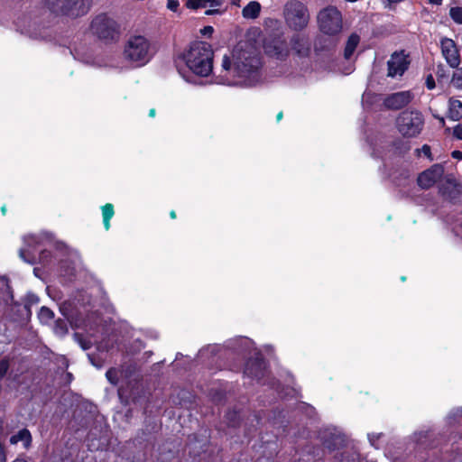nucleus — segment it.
Instances as JSON below:
<instances>
[{"instance_id":"obj_50","label":"nucleus","mask_w":462,"mask_h":462,"mask_svg":"<svg viewBox=\"0 0 462 462\" xmlns=\"http://www.w3.org/2000/svg\"><path fill=\"white\" fill-rule=\"evenodd\" d=\"M401 280H402V282H404V281L406 280V277H405V276H402V277H401Z\"/></svg>"},{"instance_id":"obj_29","label":"nucleus","mask_w":462,"mask_h":462,"mask_svg":"<svg viewBox=\"0 0 462 462\" xmlns=\"http://www.w3.org/2000/svg\"><path fill=\"white\" fill-rule=\"evenodd\" d=\"M106 376L112 384H116L118 382L117 371L116 369H109Z\"/></svg>"},{"instance_id":"obj_6","label":"nucleus","mask_w":462,"mask_h":462,"mask_svg":"<svg viewBox=\"0 0 462 462\" xmlns=\"http://www.w3.org/2000/svg\"><path fill=\"white\" fill-rule=\"evenodd\" d=\"M90 29L94 35L105 42H116L120 36V25L105 13L92 20Z\"/></svg>"},{"instance_id":"obj_40","label":"nucleus","mask_w":462,"mask_h":462,"mask_svg":"<svg viewBox=\"0 0 462 462\" xmlns=\"http://www.w3.org/2000/svg\"><path fill=\"white\" fill-rule=\"evenodd\" d=\"M5 461H6V458H5V450H4L3 446L0 445V462H5Z\"/></svg>"},{"instance_id":"obj_43","label":"nucleus","mask_w":462,"mask_h":462,"mask_svg":"<svg viewBox=\"0 0 462 462\" xmlns=\"http://www.w3.org/2000/svg\"><path fill=\"white\" fill-rule=\"evenodd\" d=\"M156 110L155 108H152L149 110L148 116H155Z\"/></svg>"},{"instance_id":"obj_37","label":"nucleus","mask_w":462,"mask_h":462,"mask_svg":"<svg viewBox=\"0 0 462 462\" xmlns=\"http://www.w3.org/2000/svg\"><path fill=\"white\" fill-rule=\"evenodd\" d=\"M75 337H76V339H77V340H79V344H80V346H81V347H82L83 349H88V348H89V343H87V342H83V341H81V339L79 338V337H80V336H79V334H75Z\"/></svg>"},{"instance_id":"obj_1","label":"nucleus","mask_w":462,"mask_h":462,"mask_svg":"<svg viewBox=\"0 0 462 462\" xmlns=\"http://www.w3.org/2000/svg\"><path fill=\"white\" fill-rule=\"evenodd\" d=\"M233 62L229 56L222 59L220 83L227 85L254 86L261 79L263 67L261 52L253 45H236L232 52Z\"/></svg>"},{"instance_id":"obj_44","label":"nucleus","mask_w":462,"mask_h":462,"mask_svg":"<svg viewBox=\"0 0 462 462\" xmlns=\"http://www.w3.org/2000/svg\"><path fill=\"white\" fill-rule=\"evenodd\" d=\"M170 217H171L172 219L176 218V212H175L174 210H171V211L170 212Z\"/></svg>"},{"instance_id":"obj_20","label":"nucleus","mask_w":462,"mask_h":462,"mask_svg":"<svg viewBox=\"0 0 462 462\" xmlns=\"http://www.w3.org/2000/svg\"><path fill=\"white\" fill-rule=\"evenodd\" d=\"M261 5L257 1L249 2L242 10V15L245 19H255L260 15Z\"/></svg>"},{"instance_id":"obj_13","label":"nucleus","mask_w":462,"mask_h":462,"mask_svg":"<svg viewBox=\"0 0 462 462\" xmlns=\"http://www.w3.org/2000/svg\"><path fill=\"white\" fill-rule=\"evenodd\" d=\"M442 174L443 168L436 164L420 174L418 177V184L423 189H428L434 185L440 179Z\"/></svg>"},{"instance_id":"obj_41","label":"nucleus","mask_w":462,"mask_h":462,"mask_svg":"<svg viewBox=\"0 0 462 462\" xmlns=\"http://www.w3.org/2000/svg\"><path fill=\"white\" fill-rule=\"evenodd\" d=\"M219 14V10L218 9H208L205 12V14L206 15H213V14Z\"/></svg>"},{"instance_id":"obj_18","label":"nucleus","mask_w":462,"mask_h":462,"mask_svg":"<svg viewBox=\"0 0 462 462\" xmlns=\"http://www.w3.org/2000/svg\"><path fill=\"white\" fill-rule=\"evenodd\" d=\"M22 442L23 447L28 449L32 445V435L27 429L19 430L16 434L10 438V443L15 445Z\"/></svg>"},{"instance_id":"obj_19","label":"nucleus","mask_w":462,"mask_h":462,"mask_svg":"<svg viewBox=\"0 0 462 462\" xmlns=\"http://www.w3.org/2000/svg\"><path fill=\"white\" fill-rule=\"evenodd\" d=\"M222 5V0H187L185 6L188 9L198 10L208 5L210 7H218Z\"/></svg>"},{"instance_id":"obj_32","label":"nucleus","mask_w":462,"mask_h":462,"mask_svg":"<svg viewBox=\"0 0 462 462\" xmlns=\"http://www.w3.org/2000/svg\"><path fill=\"white\" fill-rule=\"evenodd\" d=\"M425 86L428 89L432 90L435 88V79L431 74L428 75L425 81Z\"/></svg>"},{"instance_id":"obj_11","label":"nucleus","mask_w":462,"mask_h":462,"mask_svg":"<svg viewBox=\"0 0 462 462\" xmlns=\"http://www.w3.org/2000/svg\"><path fill=\"white\" fill-rule=\"evenodd\" d=\"M423 124L421 117H397V128L403 136L407 137L419 134Z\"/></svg>"},{"instance_id":"obj_14","label":"nucleus","mask_w":462,"mask_h":462,"mask_svg":"<svg viewBox=\"0 0 462 462\" xmlns=\"http://www.w3.org/2000/svg\"><path fill=\"white\" fill-rule=\"evenodd\" d=\"M290 45L299 57H308L310 53L311 44L309 37L302 34H293L290 40Z\"/></svg>"},{"instance_id":"obj_31","label":"nucleus","mask_w":462,"mask_h":462,"mask_svg":"<svg viewBox=\"0 0 462 462\" xmlns=\"http://www.w3.org/2000/svg\"><path fill=\"white\" fill-rule=\"evenodd\" d=\"M9 368V362L7 359L0 361V379L3 378Z\"/></svg>"},{"instance_id":"obj_12","label":"nucleus","mask_w":462,"mask_h":462,"mask_svg":"<svg viewBox=\"0 0 462 462\" xmlns=\"http://www.w3.org/2000/svg\"><path fill=\"white\" fill-rule=\"evenodd\" d=\"M441 53L447 63L451 68H457L460 64L459 50L455 41L450 38L444 37L440 41Z\"/></svg>"},{"instance_id":"obj_36","label":"nucleus","mask_w":462,"mask_h":462,"mask_svg":"<svg viewBox=\"0 0 462 462\" xmlns=\"http://www.w3.org/2000/svg\"><path fill=\"white\" fill-rule=\"evenodd\" d=\"M436 75L439 79L444 78L446 76L443 65L440 64L438 66Z\"/></svg>"},{"instance_id":"obj_35","label":"nucleus","mask_w":462,"mask_h":462,"mask_svg":"<svg viewBox=\"0 0 462 462\" xmlns=\"http://www.w3.org/2000/svg\"><path fill=\"white\" fill-rule=\"evenodd\" d=\"M200 32L203 35H207V34L211 35L214 32V28L210 25H208V26H205L203 29H201Z\"/></svg>"},{"instance_id":"obj_28","label":"nucleus","mask_w":462,"mask_h":462,"mask_svg":"<svg viewBox=\"0 0 462 462\" xmlns=\"http://www.w3.org/2000/svg\"><path fill=\"white\" fill-rule=\"evenodd\" d=\"M337 462H358V456L356 453H343Z\"/></svg>"},{"instance_id":"obj_21","label":"nucleus","mask_w":462,"mask_h":462,"mask_svg":"<svg viewBox=\"0 0 462 462\" xmlns=\"http://www.w3.org/2000/svg\"><path fill=\"white\" fill-rule=\"evenodd\" d=\"M359 42L360 37L357 33L354 32L349 35L344 50V58L346 60H349L352 57L357 45L359 44Z\"/></svg>"},{"instance_id":"obj_9","label":"nucleus","mask_w":462,"mask_h":462,"mask_svg":"<svg viewBox=\"0 0 462 462\" xmlns=\"http://www.w3.org/2000/svg\"><path fill=\"white\" fill-rule=\"evenodd\" d=\"M413 97L414 95L411 90L394 92L383 98V105L388 110H401L406 107Z\"/></svg>"},{"instance_id":"obj_46","label":"nucleus","mask_w":462,"mask_h":462,"mask_svg":"<svg viewBox=\"0 0 462 462\" xmlns=\"http://www.w3.org/2000/svg\"><path fill=\"white\" fill-rule=\"evenodd\" d=\"M1 211H2L3 215H5V213H6V207H5V206H3V207L1 208Z\"/></svg>"},{"instance_id":"obj_4","label":"nucleus","mask_w":462,"mask_h":462,"mask_svg":"<svg viewBox=\"0 0 462 462\" xmlns=\"http://www.w3.org/2000/svg\"><path fill=\"white\" fill-rule=\"evenodd\" d=\"M150 47V42L144 36H131L125 46V58L138 66H143L151 59Z\"/></svg>"},{"instance_id":"obj_30","label":"nucleus","mask_w":462,"mask_h":462,"mask_svg":"<svg viewBox=\"0 0 462 462\" xmlns=\"http://www.w3.org/2000/svg\"><path fill=\"white\" fill-rule=\"evenodd\" d=\"M418 153L422 152L430 161H433L430 147L428 144H424L421 149L417 150Z\"/></svg>"},{"instance_id":"obj_5","label":"nucleus","mask_w":462,"mask_h":462,"mask_svg":"<svg viewBox=\"0 0 462 462\" xmlns=\"http://www.w3.org/2000/svg\"><path fill=\"white\" fill-rule=\"evenodd\" d=\"M283 15L288 27L300 32L307 27L310 14L305 4L299 0H291L284 5Z\"/></svg>"},{"instance_id":"obj_38","label":"nucleus","mask_w":462,"mask_h":462,"mask_svg":"<svg viewBox=\"0 0 462 462\" xmlns=\"http://www.w3.org/2000/svg\"><path fill=\"white\" fill-rule=\"evenodd\" d=\"M236 412H232V413H228L227 414V419L229 420V423L232 425V426H235L236 425Z\"/></svg>"},{"instance_id":"obj_7","label":"nucleus","mask_w":462,"mask_h":462,"mask_svg":"<svg viewBox=\"0 0 462 462\" xmlns=\"http://www.w3.org/2000/svg\"><path fill=\"white\" fill-rule=\"evenodd\" d=\"M319 30L328 36H336L342 30V15L336 7H328L318 15Z\"/></svg>"},{"instance_id":"obj_25","label":"nucleus","mask_w":462,"mask_h":462,"mask_svg":"<svg viewBox=\"0 0 462 462\" xmlns=\"http://www.w3.org/2000/svg\"><path fill=\"white\" fill-rule=\"evenodd\" d=\"M449 15L455 23L462 24V7H451L449 10Z\"/></svg>"},{"instance_id":"obj_8","label":"nucleus","mask_w":462,"mask_h":462,"mask_svg":"<svg viewBox=\"0 0 462 462\" xmlns=\"http://www.w3.org/2000/svg\"><path fill=\"white\" fill-rule=\"evenodd\" d=\"M411 60L409 55L405 54L403 50L394 51L390 60L387 61V76L395 78L396 76H402L409 69Z\"/></svg>"},{"instance_id":"obj_45","label":"nucleus","mask_w":462,"mask_h":462,"mask_svg":"<svg viewBox=\"0 0 462 462\" xmlns=\"http://www.w3.org/2000/svg\"><path fill=\"white\" fill-rule=\"evenodd\" d=\"M4 420L0 417V432L3 430Z\"/></svg>"},{"instance_id":"obj_39","label":"nucleus","mask_w":462,"mask_h":462,"mask_svg":"<svg viewBox=\"0 0 462 462\" xmlns=\"http://www.w3.org/2000/svg\"><path fill=\"white\" fill-rule=\"evenodd\" d=\"M451 156L457 160H462V152L460 151H453Z\"/></svg>"},{"instance_id":"obj_3","label":"nucleus","mask_w":462,"mask_h":462,"mask_svg":"<svg viewBox=\"0 0 462 462\" xmlns=\"http://www.w3.org/2000/svg\"><path fill=\"white\" fill-rule=\"evenodd\" d=\"M43 4L55 16L76 19L89 12L92 0H44Z\"/></svg>"},{"instance_id":"obj_15","label":"nucleus","mask_w":462,"mask_h":462,"mask_svg":"<svg viewBox=\"0 0 462 462\" xmlns=\"http://www.w3.org/2000/svg\"><path fill=\"white\" fill-rule=\"evenodd\" d=\"M25 246L21 248L19 251L20 257L28 263H35V256L32 254L31 250L36 245H40L41 238L36 235H28L24 238Z\"/></svg>"},{"instance_id":"obj_47","label":"nucleus","mask_w":462,"mask_h":462,"mask_svg":"<svg viewBox=\"0 0 462 462\" xmlns=\"http://www.w3.org/2000/svg\"><path fill=\"white\" fill-rule=\"evenodd\" d=\"M439 123H440L441 125H444V118H443V117H439Z\"/></svg>"},{"instance_id":"obj_26","label":"nucleus","mask_w":462,"mask_h":462,"mask_svg":"<svg viewBox=\"0 0 462 462\" xmlns=\"http://www.w3.org/2000/svg\"><path fill=\"white\" fill-rule=\"evenodd\" d=\"M53 318V312L47 307H42L39 312V319L42 322H48Z\"/></svg>"},{"instance_id":"obj_10","label":"nucleus","mask_w":462,"mask_h":462,"mask_svg":"<svg viewBox=\"0 0 462 462\" xmlns=\"http://www.w3.org/2000/svg\"><path fill=\"white\" fill-rule=\"evenodd\" d=\"M267 55L280 60H284L290 54V49L287 41L282 36H277L271 39L264 45Z\"/></svg>"},{"instance_id":"obj_24","label":"nucleus","mask_w":462,"mask_h":462,"mask_svg":"<svg viewBox=\"0 0 462 462\" xmlns=\"http://www.w3.org/2000/svg\"><path fill=\"white\" fill-rule=\"evenodd\" d=\"M455 69L451 82L456 88L462 90V68L457 67Z\"/></svg>"},{"instance_id":"obj_33","label":"nucleus","mask_w":462,"mask_h":462,"mask_svg":"<svg viewBox=\"0 0 462 462\" xmlns=\"http://www.w3.org/2000/svg\"><path fill=\"white\" fill-rule=\"evenodd\" d=\"M452 134L458 140H462V125H456L452 130Z\"/></svg>"},{"instance_id":"obj_51","label":"nucleus","mask_w":462,"mask_h":462,"mask_svg":"<svg viewBox=\"0 0 462 462\" xmlns=\"http://www.w3.org/2000/svg\"><path fill=\"white\" fill-rule=\"evenodd\" d=\"M176 67L178 68V60H175Z\"/></svg>"},{"instance_id":"obj_23","label":"nucleus","mask_w":462,"mask_h":462,"mask_svg":"<svg viewBox=\"0 0 462 462\" xmlns=\"http://www.w3.org/2000/svg\"><path fill=\"white\" fill-rule=\"evenodd\" d=\"M448 116H462V102L460 100L449 99Z\"/></svg>"},{"instance_id":"obj_27","label":"nucleus","mask_w":462,"mask_h":462,"mask_svg":"<svg viewBox=\"0 0 462 462\" xmlns=\"http://www.w3.org/2000/svg\"><path fill=\"white\" fill-rule=\"evenodd\" d=\"M324 43V45L320 46L321 50H332L337 45V39L336 38H323L319 40V44Z\"/></svg>"},{"instance_id":"obj_16","label":"nucleus","mask_w":462,"mask_h":462,"mask_svg":"<svg viewBox=\"0 0 462 462\" xmlns=\"http://www.w3.org/2000/svg\"><path fill=\"white\" fill-rule=\"evenodd\" d=\"M443 194L452 201H457L462 198V184L454 180H448L444 188Z\"/></svg>"},{"instance_id":"obj_17","label":"nucleus","mask_w":462,"mask_h":462,"mask_svg":"<svg viewBox=\"0 0 462 462\" xmlns=\"http://www.w3.org/2000/svg\"><path fill=\"white\" fill-rule=\"evenodd\" d=\"M265 365L262 360L250 361L246 364L245 374L251 377L260 379Z\"/></svg>"},{"instance_id":"obj_49","label":"nucleus","mask_w":462,"mask_h":462,"mask_svg":"<svg viewBox=\"0 0 462 462\" xmlns=\"http://www.w3.org/2000/svg\"><path fill=\"white\" fill-rule=\"evenodd\" d=\"M415 116H420V112H418V111H416V112H415Z\"/></svg>"},{"instance_id":"obj_34","label":"nucleus","mask_w":462,"mask_h":462,"mask_svg":"<svg viewBox=\"0 0 462 462\" xmlns=\"http://www.w3.org/2000/svg\"><path fill=\"white\" fill-rule=\"evenodd\" d=\"M180 6V3L178 0H169L167 4V7L172 11L177 12Z\"/></svg>"},{"instance_id":"obj_2","label":"nucleus","mask_w":462,"mask_h":462,"mask_svg":"<svg viewBox=\"0 0 462 462\" xmlns=\"http://www.w3.org/2000/svg\"><path fill=\"white\" fill-rule=\"evenodd\" d=\"M214 51L206 42H194L188 51L179 56L190 72L199 77H208L213 70Z\"/></svg>"},{"instance_id":"obj_48","label":"nucleus","mask_w":462,"mask_h":462,"mask_svg":"<svg viewBox=\"0 0 462 462\" xmlns=\"http://www.w3.org/2000/svg\"><path fill=\"white\" fill-rule=\"evenodd\" d=\"M276 116H283V113H282V111H280V112H278Z\"/></svg>"},{"instance_id":"obj_42","label":"nucleus","mask_w":462,"mask_h":462,"mask_svg":"<svg viewBox=\"0 0 462 462\" xmlns=\"http://www.w3.org/2000/svg\"><path fill=\"white\" fill-rule=\"evenodd\" d=\"M429 3L439 5L442 4V0H427Z\"/></svg>"},{"instance_id":"obj_22","label":"nucleus","mask_w":462,"mask_h":462,"mask_svg":"<svg viewBox=\"0 0 462 462\" xmlns=\"http://www.w3.org/2000/svg\"><path fill=\"white\" fill-rule=\"evenodd\" d=\"M114 206L110 203L106 204L102 207L103 223L106 230L110 228V219L114 216Z\"/></svg>"}]
</instances>
